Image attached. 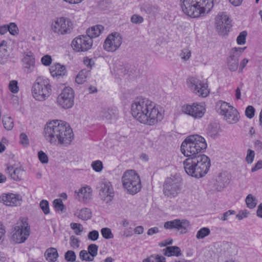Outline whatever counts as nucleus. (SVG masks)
Masks as SVG:
<instances>
[{
	"mask_svg": "<svg viewBox=\"0 0 262 262\" xmlns=\"http://www.w3.org/2000/svg\"><path fill=\"white\" fill-rule=\"evenodd\" d=\"M74 93L70 87H65L57 98V104L62 108L67 109L74 105Z\"/></svg>",
	"mask_w": 262,
	"mask_h": 262,
	"instance_id": "13",
	"label": "nucleus"
},
{
	"mask_svg": "<svg viewBox=\"0 0 262 262\" xmlns=\"http://www.w3.org/2000/svg\"><path fill=\"white\" fill-rule=\"evenodd\" d=\"M101 233L102 236L105 239H111L113 238L114 237L111 229L108 228H102L101 230Z\"/></svg>",
	"mask_w": 262,
	"mask_h": 262,
	"instance_id": "39",
	"label": "nucleus"
},
{
	"mask_svg": "<svg viewBox=\"0 0 262 262\" xmlns=\"http://www.w3.org/2000/svg\"><path fill=\"white\" fill-rule=\"evenodd\" d=\"M172 242L173 240L172 238H167L159 243V245L160 247H165L167 245L172 244Z\"/></svg>",
	"mask_w": 262,
	"mask_h": 262,
	"instance_id": "60",
	"label": "nucleus"
},
{
	"mask_svg": "<svg viewBox=\"0 0 262 262\" xmlns=\"http://www.w3.org/2000/svg\"><path fill=\"white\" fill-rule=\"evenodd\" d=\"M91 166L95 171L100 172L103 169L102 162L100 160H96L92 162Z\"/></svg>",
	"mask_w": 262,
	"mask_h": 262,
	"instance_id": "43",
	"label": "nucleus"
},
{
	"mask_svg": "<svg viewBox=\"0 0 262 262\" xmlns=\"http://www.w3.org/2000/svg\"><path fill=\"white\" fill-rule=\"evenodd\" d=\"M41 61L43 65L49 66L52 62L51 56L49 55H45L41 58Z\"/></svg>",
	"mask_w": 262,
	"mask_h": 262,
	"instance_id": "56",
	"label": "nucleus"
},
{
	"mask_svg": "<svg viewBox=\"0 0 262 262\" xmlns=\"http://www.w3.org/2000/svg\"><path fill=\"white\" fill-rule=\"evenodd\" d=\"M262 168V160L258 161L251 169L252 172H255Z\"/></svg>",
	"mask_w": 262,
	"mask_h": 262,
	"instance_id": "61",
	"label": "nucleus"
},
{
	"mask_svg": "<svg viewBox=\"0 0 262 262\" xmlns=\"http://www.w3.org/2000/svg\"><path fill=\"white\" fill-rule=\"evenodd\" d=\"M2 200L5 205L9 206H16L19 203L18 198L13 193L3 195L2 198Z\"/></svg>",
	"mask_w": 262,
	"mask_h": 262,
	"instance_id": "25",
	"label": "nucleus"
},
{
	"mask_svg": "<svg viewBox=\"0 0 262 262\" xmlns=\"http://www.w3.org/2000/svg\"><path fill=\"white\" fill-rule=\"evenodd\" d=\"M51 29L54 33L58 35L68 34L72 31L73 24L69 18L59 17L53 22Z\"/></svg>",
	"mask_w": 262,
	"mask_h": 262,
	"instance_id": "10",
	"label": "nucleus"
},
{
	"mask_svg": "<svg viewBox=\"0 0 262 262\" xmlns=\"http://www.w3.org/2000/svg\"><path fill=\"white\" fill-rule=\"evenodd\" d=\"M206 148L205 139L198 135L190 136L182 143L181 151L188 157L183 161L184 168L189 176L200 178L208 172L210 160L207 156L201 154Z\"/></svg>",
	"mask_w": 262,
	"mask_h": 262,
	"instance_id": "1",
	"label": "nucleus"
},
{
	"mask_svg": "<svg viewBox=\"0 0 262 262\" xmlns=\"http://www.w3.org/2000/svg\"><path fill=\"white\" fill-rule=\"evenodd\" d=\"M246 47L233 48L229 53L227 59V65L228 69L231 72L236 71L238 67L239 58Z\"/></svg>",
	"mask_w": 262,
	"mask_h": 262,
	"instance_id": "18",
	"label": "nucleus"
},
{
	"mask_svg": "<svg viewBox=\"0 0 262 262\" xmlns=\"http://www.w3.org/2000/svg\"><path fill=\"white\" fill-rule=\"evenodd\" d=\"M30 235V227L26 221L18 222L14 227L12 236L13 240L16 243H22L26 241Z\"/></svg>",
	"mask_w": 262,
	"mask_h": 262,
	"instance_id": "9",
	"label": "nucleus"
},
{
	"mask_svg": "<svg viewBox=\"0 0 262 262\" xmlns=\"http://www.w3.org/2000/svg\"><path fill=\"white\" fill-rule=\"evenodd\" d=\"M121 181L123 188L128 194H136L141 189L140 177L134 170L125 171L123 174Z\"/></svg>",
	"mask_w": 262,
	"mask_h": 262,
	"instance_id": "5",
	"label": "nucleus"
},
{
	"mask_svg": "<svg viewBox=\"0 0 262 262\" xmlns=\"http://www.w3.org/2000/svg\"><path fill=\"white\" fill-rule=\"evenodd\" d=\"M8 88L11 93L14 94L17 93L19 91L17 81L15 80H11L9 82Z\"/></svg>",
	"mask_w": 262,
	"mask_h": 262,
	"instance_id": "38",
	"label": "nucleus"
},
{
	"mask_svg": "<svg viewBox=\"0 0 262 262\" xmlns=\"http://www.w3.org/2000/svg\"><path fill=\"white\" fill-rule=\"evenodd\" d=\"M183 12L187 15L198 18L204 16L213 7V0H180Z\"/></svg>",
	"mask_w": 262,
	"mask_h": 262,
	"instance_id": "4",
	"label": "nucleus"
},
{
	"mask_svg": "<svg viewBox=\"0 0 262 262\" xmlns=\"http://www.w3.org/2000/svg\"><path fill=\"white\" fill-rule=\"evenodd\" d=\"M33 97L38 101H43L51 93V86L47 78L38 77L32 88Z\"/></svg>",
	"mask_w": 262,
	"mask_h": 262,
	"instance_id": "6",
	"label": "nucleus"
},
{
	"mask_svg": "<svg viewBox=\"0 0 262 262\" xmlns=\"http://www.w3.org/2000/svg\"><path fill=\"white\" fill-rule=\"evenodd\" d=\"M88 252L92 257H94L97 255L98 247L94 244H90L88 248Z\"/></svg>",
	"mask_w": 262,
	"mask_h": 262,
	"instance_id": "40",
	"label": "nucleus"
},
{
	"mask_svg": "<svg viewBox=\"0 0 262 262\" xmlns=\"http://www.w3.org/2000/svg\"><path fill=\"white\" fill-rule=\"evenodd\" d=\"M210 230L209 228L203 227L200 229L196 233V237L197 239H203L206 236L209 235Z\"/></svg>",
	"mask_w": 262,
	"mask_h": 262,
	"instance_id": "36",
	"label": "nucleus"
},
{
	"mask_svg": "<svg viewBox=\"0 0 262 262\" xmlns=\"http://www.w3.org/2000/svg\"><path fill=\"white\" fill-rule=\"evenodd\" d=\"M89 253L86 250H83L80 252L79 257L82 260H85L88 261H93L94 258L93 257H90L88 255Z\"/></svg>",
	"mask_w": 262,
	"mask_h": 262,
	"instance_id": "47",
	"label": "nucleus"
},
{
	"mask_svg": "<svg viewBox=\"0 0 262 262\" xmlns=\"http://www.w3.org/2000/svg\"><path fill=\"white\" fill-rule=\"evenodd\" d=\"M75 215L82 220L86 221L91 218L92 212L89 208H84L77 210L75 213Z\"/></svg>",
	"mask_w": 262,
	"mask_h": 262,
	"instance_id": "30",
	"label": "nucleus"
},
{
	"mask_svg": "<svg viewBox=\"0 0 262 262\" xmlns=\"http://www.w3.org/2000/svg\"><path fill=\"white\" fill-rule=\"evenodd\" d=\"M182 182L180 178L171 176L166 178L163 184V193L169 198L178 195L181 189Z\"/></svg>",
	"mask_w": 262,
	"mask_h": 262,
	"instance_id": "7",
	"label": "nucleus"
},
{
	"mask_svg": "<svg viewBox=\"0 0 262 262\" xmlns=\"http://www.w3.org/2000/svg\"><path fill=\"white\" fill-rule=\"evenodd\" d=\"M99 195L102 200L108 203L112 201L114 196V191L111 182L106 179L102 180L97 186Z\"/></svg>",
	"mask_w": 262,
	"mask_h": 262,
	"instance_id": "14",
	"label": "nucleus"
},
{
	"mask_svg": "<svg viewBox=\"0 0 262 262\" xmlns=\"http://www.w3.org/2000/svg\"><path fill=\"white\" fill-rule=\"evenodd\" d=\"M182 111L194 119L201 118L206 112L205 105L202 103H193L182 106Z\"/></svg>",
	"mask_w": 262,
	"mask_h": 262,
	"instance_id": "16",
	"label": "nucleus"
},
{
	"mask_svg": "<svg viewBox=\"0 0 262 262\" xmlns=\"http://www.w3.org/2000/svg\"><path fill=\"white\" fill-rule=\"evenodd\" d=\"M255 156L254 151L251 149H248L246 156V161L248 163L251 164L253 162Z\"/></svg>",
	"mask_w": 262,
	"mask_h": 262,
	"instance_id": "53",
	"label": "nucleus"
},
{
	"mask_svg": "<svg viewBox=\"0 0 262 262\" xmlns=\"http://www.w3.org/2000/svg\"><path fill=\"white\" fill-rule=\"evenodd\" d=\"M248 62V60L247 58L243 59L239 64V72L242 73L244 68L246 66Z\"/></svg>",
	"mask_w": 262,
	"mask_h": 262,
	"instance_id": "62",
	"label": "nucleus"
},
{
	"mask_svg": "<svg viewBox=\"0 0 262 262\" xmlns=\"http://www.w3.org/2000/svg\"><path fill=\"white\" fill-rule=\"evenodd\" d=\"M122 42V36L119 33L115 32L107 36L103 43V48L107 52H115L119 48Z\"/></svg>",
	"mask_w": 262,
	"mask_h": 262,
	"instance_id": "15",
	"label": "nucleus"
},
{
	"mask_svg": "<svg viewBox=\"0 0 262 262\" xmlns=\"http://www.w3.org/2000/svg\"><path fill=\"white\" fill-rule=\"evenodd\" d=\"M90 74V70H82L76 77L75 81L78 84H82L86 81V78Z\"/></svg>",
	"mask_w": 262,
	"mask_h": 262,
	"instance_id": "33",
	"label": "nucleus"
},
{
	"mask_svg": "<svg viewBox=\"0 0 262 262\" xmlns=\"http://www.w3.org/2000/svg\"><path fill=\"white\" fill-rule=\"evenodd\" d=\"M3 123L4 128L8 130H11L13 127V120L11 117H3Z\"/></svg>",
	"mask_w": 262,
	"mask_h": 262,
	"instance_id": "35",
	"label": "nucleus"
},
{
	"mask_svg": "<svg viewBox=\"0 0 262 262\" xmlns=\"http://www.w3.org/2000/svg\"><path fill=\"white\" fill-rule=\"evenodd\" d=\"M70 246L73 248H78L79 247V243L80 241L78 238L76 237L75 236L72 235L70 237Z\"/></svg>",
	"mask_w": 262,
	"mask_h": 262,
	"instance_id": "48",
	"label": "nucleus"
},
{
	"mask_svg": "<svg viewBox=\"0 0 262 262\" xmlns=\"http://www.w3.org/2000/svg\"><path fill=\"white\" fill-rule=\"evenodd\" d=\"M217 105L220 106V114L228 123L234 124L238 121L239 117L237 111L229 103L219 101Z\"/></svg>",
	"mask_w": 262,
	"mask_h": 262,
	"instance_id": "8",
	"label": "nucleus"
},
{
	"mask_svg": "<svg viewBox=\"0 0 262 262\" xmlns=\"http://www.w3.org/2000/svg\"><path fill=\"white\" fill-rule=\"evenodd\" d=\"M191 55V53L190 50L188 48H184L181 51V52L180 54V56L182 59L187 61L190 58Z\"/></svg>",
	"mask_w": 262,
	"mask_h": 262,
	"instance_id": "41",
	"label": "nucleus"
},
{
	"mask_svg": "<svg viewBox=\"0 0 262 262\" xmlns=\"http://www.w3.org/2000/svg\"><path fill=\"white\" fill-rule=\"evenodd\" d=\"M104 27L101 25L93 26L86 30V33L88 36H90L92 39L96 38L103 32Z\"/></svg>",
	"mask_w": 262,
	"mask_h": 262,
	"instance_id": "23",
	"label": "nucleus"
},
{
	"mask_svg": "<svg viewBox=\"0 0 262 262\" xmlns=\"http://www.w3.org/2000/svg\"><path fill=\"white\" fill-rule=\"evenodd\" d=\"M131 112L137 121L148 125H154L163 118L162 111L151 101L142 97L135 99L131 105Z\"/></svg>",
	"mask_w": 262,
	"mask_h": 262,
	"instance_id": "2",
	"label": "nucleus"
},
{
	"mask_svg": "<svg viewBox=\"0 0 262 262\" xmlns=\"http://www.w3.org/2000/svg\"><path fill=\"white\" fill-rule=\"evenodd\" d=\"M152 258L155 259L157 262H165L166 260L164 256L159 255H154V257Z\"/></svg>",
	"mask_w": 262,
	"mask_h": 262,
	"instance_id": "64",
	"label": "nucleus"
},
{
	"mask_svg": "<svg viewBox=\"0 0 262 262\" xmlns=\"http://www.w3.org/2000/svg\"><path fill=\"white\" fill-rule=\"evenodd\" d=\"M254 113L255 109L252 106L249 105L247 106L245 111V114L248 118H252L254 116Z\"/></svg>",
	"mask_w": 262,
	"mask_h": 262,
	"instance_id": "52",
	"label": "nucleus"
},
{
	"mask_svg": "<svg viewBox=\"0 0 262 262\" xmlns=\"http://www.w3.org/2000/svg\"><path fill=\"white\" fill-rule=\"evenodd\" d=\"M93 40L86 35H79L75 38L72 42V47L76 52H86L93 46Z\"/></svg>",
	"mask_w": 262,
	"mask_h": 262,
	"instance_id": "12",
	"label": "nucleus"
},
{
	"mask_svg": "<svg viewBox=\"0 0 262 262\" xmlns=\"http://www.w3.org/2000/svg\"><path fill=\"white\" fill-rule=\"evenodd\" d=\"M65 259L68 261L73 262L75 261L76 256L75 252L72 250H69L65 253Z\"/></svg>",
	"mask_w": 262,
	"mask_h": 262,
	"instance_id": "46",
	"label": "nucleus"
},
{
	"mask_svg": "<svg viewBox=\"0 0 262 262\" xmlns=\"http://www.w3.org/2000/svg\"><path fill=\"white\" fill-rule=\"evenodd\" d=\"M142 11H145L147 14L150 15H156L160 11V8L157 5H152L150 4H145L142 7Z\"/></svg>",
	"mask_w": 262,
	"mask_h": 262,
	"instance_id": "32",
	"label": "nucleus"
},
{
	"mask_svg": "<svg viewBox=\"0 0 262 262\" xmlns=\"http://www.w3.org/2000/svg\"><path fill=\"white\" fill-rule=\"evenodd\" d=\"M20 143L24 146H27L29 144V139L27 135L21 133L20 135Z\"/></svg>",
	"mask_w": 262,
	"mask_h": 262,
	"instance_id": "57",
	"label": "nucleus"
},
{
	"mask_svg": "<svg viewBox=\"0 0 262 262\" xmlns=\"http://www.w3.org/2000/svg\"><path fill=\"white\" fill-rule=\"evenodd\" d=\"M99 235V234L98 231L93 230L89 233L88 236L89 239H91L93 241H95L98 238Z\"/></svg>",
	"mask_w": 262,
	"mask_h": 262,
	"instance_id": "55",
	"label": "nucleus"
},
{
	"mask_svg": "<svg viewBox=\"0 0 262 262\" xmlns=\"http://www.w3.org/2000/svg\"><path fill=\"white\" fill-rule=\"evenodd\" d=\"M163 254L167 256H179L181 255L180 248L177 246H169L163 250Z\"/></svg>",
	"mask_w": 262,
	"mask_h": 262,
	"instance_id": "28",
	"label": "nucleus"
},
{
	"mask_svg": "<svg viewBox=\"0 0 262 262\" xmlns=\"http://www.w3.org/2000/svg\"><path fill=\"white\" fill-rule=\"evenodd\" d=\"M39 206L45 214H48L50 213L49 202L47 200H42L40 202Z\"/></svg>",
	"mask_w": 262,
	"mask_h": 262,
	"instance_id": "42",
	"label": "nucleus"
},
{
	"mask_svg": "<svg viewBox=\"0 0 262 262\" xmlns=\"http://www.w3.org/2000/svg\"><path fill=\"white\" fill-rule=\"evenodd\" d=\"M187 84L190 90L199 96L206 97L209 93L207 84L196 77L188 78L187 79Z\"/></svg>",
	"mask_w": 262,
	"mask_h": 262,
	"instance_id": "11",
	"label": "nucleus"
},
{
	"mask_svg": "<svg viewBox=\"0 0 262 262\" xmlns=\"http://www.w3.org/2000/svg\"><path fill=\"white\" fill-rule=\"evenodd\" d=\"M38 157L41 163L46 164L48 162V157L43 151L40 150L38 152Z\"/></svg>",
	"mask_w": 262,
	"mask_h": 262,
	"instance_id": "50",
	"label": "nucleus"
},
{
	"mask_svg": "<svg viewBox=\"0 0 262 262\" xmlns=\"http://www.w3.org/2000/svg\"><path fill=\"white\" fill-rule=\"evenodd\" d=\"M117 74L119 76L128 75L129 77H134L136 75V71L133 69L129 68L128 65H119L116 67L115 70Z\"/></svg>",
	"mask_w": 262,
	"mask_h": 262,
	"instance_id": "22",
	"label": "nucleus"
},
{
	"mask_svg": "<svg viewBox=\"0 0 262 262\" xmlns=\"http://www.w3.org/2000/svg\"><path fill=\"white\" fill-rule=\"evenodd\" d=\"M245 202L247 207L250 209L254 208L257 205V200L255 197L251 194H248L245 199Z\"/></svg>",
	"mask_w": 262,
	"mask_h": 262,
	"instance_id": "34",
	"label": "nucleus"
},
{
	"mask_svg": "<svg viewBox=\"0 0 262 262\" xmlns=\"http://www.w3.org/2000/svg\"><path fill=\"white\" fill-rule=\"evenodd\" d=\"M159 232V228L158 227H155L149 229L147 231V234L148 235H152L153 234L157 233Z\"/></svg>",
	"mask_w": 262,
	"mask_h": 262,
	"instance_id": "63",
	"label": "nucleus"
},
{
	"mask_svg": "<svg viewBox=\"0 0 262 262\" xmlns=\"http://www.w3.org/2000/svg\"><path fill=\"white\" fill-rule=\"evenodd\" d=\"M83 63L85 66L91 69L93 66L95 64V62L92 58H90L88 57H85L83 58Z\"/></svg>",
	"mask_w": 262,
	"mask_h": 262,
	"instance_id": "54",
	"label": "nucleus"
},
{
	"mask_svg": "<svg viewBox=\"0 0 262 262\" xmlns=\"http://www.w3.org/2000/svg\"><path fill=\"white\" fill-rule=\"evenodd\" d=\"M50 70L51 74L53 77L63 76L67 72L65 66H62L59 63H56L52 66Z\"/></svg>",
	"mask_w": 262,
	"mask_h": 262,
	"instance_id": "26",
	"label": "nucleus"
},
{
	"mask_svg": "<svg viewBox=\"0 0 262 262\" xmlns=\"http://www.w3.org/2000/svg\"><path fill=\"white\" fill-rule=\"evenodd\" d=\"M46 259L50 261H55L58 257L56 249L54 248H48L45 253Z\"/></svg>",
	"mask_w": 262,
	"mask_h": 262,
	"instance_id": "31",
	"label": "nucleus"
},
{
	"mask_svg": "<svg viewBox=\"0 0 262 262\" xmlns=\"http://www.w3.org/2000/svg\"><path fill=\"white\" fill-rule=\"evenodd\" d=\"M47 140L51 144L67 146L74 139V134L70 125L60 120H54L48 122L43 132Z\"/></svg>",
	"mask_w": 262,
	"mask_h": 262,
	"instance_id": "3",
	"label": "nucleus"
},
{
	"mask_svg": "<svg viewBox=\"0 0 262 262\" xmlns=\"http://www.w3.org/2000/svg\"><path fill=\"white\" fill-rule=\"evenodd\" d=\"M190 226L189 221L187 220L175 219L167 221L164 223V227L166 229H175L181 234H184L188 232V229Z\"/></svg>",
	"mask_w": 262,
	"mask_h": 262,
	"instance_id": "19",
	"label": "nucleus"
},
{
	"mask_svg": "<svg viewBox=\"0 0 262 262\" xmlns=\"http://www.w3.org/2000/svg\"><path fill=\"white\" fill-rule=\"evenodd\" d=\"M6 172L10 175L13 180L19 181L21 179L24 171L20 168H16L14 169L13 166H9L6 169Z\"/></svg>",
	"mask_w": 262,
	"mask_h": 262,
	"instance_id": "24",
	"label": "nucleus"
},
{
	"mask_svg": "<svg viewBox=\"0 0 262 262\" xmlns=\"http://www.w3.org/2000/svg\"><path fill=\"white\" fill-rule=\"evenodd\" d=\"M249 214V212L247 210H242L236 214V217L238 220H242L245 217H247Z\"/></svg>",
	"mask_w": 262,
	"mask_h": 262,
	"instance_id": "58",
	"label": "nucleus"
},
{
	"mask_svg": "<svg viewBox=\"0 0 262 262\" xmlns=\"http://www.w3.org/2000/svg\"><path fill=\"white\" fill-rule=\"evenodd\" d=\"M24 68L27 70V72L31 73L35 68V57L32 52L26 54L22 59Z\"/></svg>",
	"mask_w": 262,
	"mask_h": 262,
	"instance_id": "20",
	"label": "nucleus"
},
{
	"mask_svg": "<svg viewBox=\"0 0 262 262\" xmlns=\"http://www.w3.org/2000/svg\"><path fill=\"white\" fill-rule=\"evenodd\" d=\"M215 27L218 33L221 35L227 34L231 27V22L226 12L218 14L215 17Z\"/></svg>",
	"mask_w": 262,
	"mask_h": 262,
	"instance_id": "17",
	"label": "nucleus"
},
{
	"mask_svg": "<svg viewBox=\"0 0 262 262\" xmlns=\"http://www.w3.org/2000/svg\"><path fill=\"white\" fill-rule=\"evenodd\" d=\"M75 193H77L76 198L79 201L84 202H88L92 196V190L89 187H82L78 192L75 191Z\"/></svg>",
	"mask_w": 262,
	"mask_h": 262,
	"instance_id": "21",
	"label": "nucleus"
},
{
	"mask_svg": "<svg viewBox=\"0 0 262 262\" xmlns=\"http://www.w3.org/2000/svg\"><path fill=\"white\" fill-rule=\"evenodd\" d=\"M53 205L57 211H62L64 209L63 202L60 199L55 200L53 202Z\"/></svg>",
	"mask_w": 262,
	"mask_h": 262,
	"instance_id": "45",
	"label": "nucleus"
},
{
	"mask_svg": "<svg viewBox=\"0 0 262 262\" xmlns=\"http://www.w3.org/2000/svg\"><path fill=\"white\" fill-rule=\"evenodd\" d=\"M235 213V212L234 211V210H228L227 211L224 212L223 214V216L221 218V220L222 221H227L228 219V217L232 215V214H234Z\"/></svg>",
	"mask_w": 262,
	"mask_h": 262,
	"instance_id": "59",
	"label": "nucleus"
},
{
	"mask_svg": "<svg viewBox=\"0 0 262 262\" xmlns=\"http://www.w3.org/2000/svg\"><path fill=\"white\" fill-rule=\"evenodd\" d=\"M8 31L12 35L17 34L18 29L15 23H11L9 26H7Z\"/></svg>",
	"mask_w": 262,
	"mask_h": 262,
	"instance_id": "51",
	"label": "nucleus"
},
{
	"mask_svg": "<svg viewBox=\"0 0 262 262\" xmlns=\"http://www.w3.org/2000/svg\"><path fill=\"white\" fill-rule=\"evenodd\" d=\"M247 35V33L246 31H244L241 32L239 34V35L237 36L236 41L238 45H244L246 42V36Z\"/></svg>",
	"mask_w": 262,
	"mask_h": 262,
	"instance_id": "44",
	"label": "nucleus"
},
{
	"mask_svg": "<svg viewBox=\"0 0 262 262\" xmlns=\"http://www.w3.org/2000/svg\"><path fill=\"white\" fill-rule=\"evenodd\" d=\"M130 21L133 24H139L143 22L144 19L139 15L133 14L130 18Z\"/></svg>",
	"mask_w": 262,
	"mask_h": 262,
	"instance_id": "49",
	"label": "nucleus"
},
{
	"mask_svg": "<svg viewBox=\"0 0 262 262\" xmlns=\"http://www.w3.org/2000/svg\"><path fill=\"white\" fill-rule=\"evenodd\" d=\"M117 114L116 110L110 108H103L99 115L102 120H110L115 118Z\"/></svg>",
	"mask_w": 262,
	"mask_h": 262,
	"instance_id": "27",
	"label": "nucleus"
},
{
	"mask_svg": "<svg viewBox=\"0 0 262 262\" xmlns=\"http://www.w3.org/2000/svg\"><path fill=\"white\" fill-rule=\"evenodd\" d=\"M70 227L74 230L75 233L77 235H81L83 230L82 225L79 223H72L70 224Z\"/></svg>",
	"mask_w": 262,
	"mask_h": 262,
	"instance_id": "37",
	"label": "nucleus"
},
{
	"mask_svg": "<svg viewBox=\"0 0 262 262\" xmlns=\"http://www.w3.org/2000/svg\"><path fill=\"white\" fill-rule=\"evenodd\" d=\"M220 128L219 124L216 122L210 123L207 129V132L211 137L215 138L219 135V132Z\"/></svg>",
	"mask_w": 262,
	"mask_h": 262,
	"instance_id": "29",
	"label": "nucleus"
}]
</instances>
